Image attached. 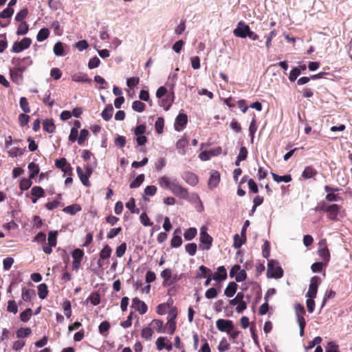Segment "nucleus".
Returning a JSON list of instances; mask_svg holds the SVG:
<instances>
[{"label": "nucleus", "mask_w": 352, "mask_h": 352, "mask_svg": "<svg viewBox=\"0 0 352 352\" xmlns=\"http://www.w3.org/2000/svg\"><path fill=\"white\" fill-rule=\"evenodd\" d=\"M144 175L140 174L139 175L131 184H130V188H138L144 182Z\"/></svg>", "instance_id": "ea45409f"}, {"label": "nucleus", "mask_w": 352, "mask_h": 352, "mask_svg": "<svg viewBox=\"0 0 352 352\" xmlns=\"http://www.w3.org/2000/svg\"><path fill=\"white\" fill-rule=\"evenodd\" d=\"M43 128L44 131L52 133L54 132L56 126L52 119H45L43 122Z\"/></svg>", "instance_id": "4be33fe9"}, {"label": "nucleus", "mask_w": 352, "mask_h": 352, "mask_svg": "<svg viewBox=\"0 0 352 352\" xmlns=\"http://www.w3.org/2000/svg\"><path fill=\"white\" fill-rule=\"evenodd\" d=\"M199 239L201 242L199 248L203 250H208L210 249L213 239L212 236L208 234L206 227L201 228Z\"/></svg>", "instance_id": "20e7f679"}, {"label": "nucleus", "mask_w": 352, "mask_h": 352, "mask_svg": "<svg viewBox=\"0 0 352 352\" xmlns=\"http://www.w3.org/2000/svg\"><path fill=\"white\" fill-rule=\"evenodd\" d=\"M67 164V160L65 158L63 157L60 160H56L55 162V165L58 168H61L63 171L65 173H67L68 171H71V166H68L67 167H65Z\"/></svg>", "instance_id": "a878e982"}, {"label": "nucleus", "mask_w": 352, "mask_h": 352, "mask_svg": "<svg viewBox=\"0 0 352 352\" xmlns=\"http://www.w3.org/2000/svg\"><path fill=\"white\" fill-rule=\"evenodd\" d=\"M237 287L236 283L230 282L224 291V294L228 298L232 297L237 290Z\"/></svg>", "instance_id": "412c9836"}, {"label": "nucleus", "mask_w": 352, "mask_h": 352, "mask_svg": "<svg viewBox=\"0 0 352 352\" xmlns=\"http://www.w3.org/2000/svg\"><path fill=\"white\" fill-rule=\"evenodd\" d=\"M246 240V237L244 236H240L238 234H234V243L233 247L235 249L240 248L243 244L245 243Z\"/></svg>", "instance_id": "c85d7f7f"}, {"label": "nucleus", "mask_w": 352, "mask_h": 352, "mask_svg": "<svg viewBox=\"0 0 352 352\" xmlns=\"http://www.w3.org/2000/svg\"><path fill=\"white\" fill-rule=\"evenodd\" d=\"M319 245L320 246L318 250V255L321 257V258L325 261L326 263L329 262L330 259V253L329 251L326 246V241L322 240L320 241Z\"/></svg>", "instance_id": "9d476101"}, {"label": "nucleus", "mask_w": 352, "mask_h": 352, "mask_svg": "<svg viewBox=\"0 0 352 352\" xmlns=\"http://www.w3.org/2000/svg\"><path fill=\"white\" fill-rule=\"evenodd\" d=\"M76 172H77V174H78L81 182L82 183V184L87 187L90 186L91 183L89 180L90 177L89 175L85 174L83 173L82 169L80 166H78L76 168Z\"/></svg>", "instance_id": "aec40b11"}, {"label": "nucleus", "mask_w": 352, "mask_h": 352, "mask_svg": "<svg viewBox=\"0 0 352 352\" xmlns=\"http://www.w3.org/2000/svg\"><path fill=\"white\" fill-rule=\"evenodd\" d=\"M109 322L107 321H103L100 324L98 327V330L100 334L105 336L107 333L108 331L109 330Z\"/></svg>", "instance_id": "a18cd8bd"}, {"label": "nucleus", "mask_w": 352, "mask_h": 352, "mask_svg": "<svg viewBox=\"0 0 352 352\" xmlns=\"http://www.w3.org/2000/svg\"><path fill=\"white\" fill-rule=\"evenodd\" d=\"M28 30H29V26L27 24V23L26 22H21V23L19 24V25L18 27V29L16 31V34L17 35H25L28 33Z\"/></svg>", "instance_id": "c03bdc74"}, {"label": "nucleus", "mask_w": 352, "mask_h": 352, "mask_svg": "<svg viewBox=\"0 0 352 352\" xmlns=\"http://www.w3.org/2000/svg\"><path fill=\"white\" fill-rule=\"evenodd\" d=\"M212 279L220 282L225 280L227 278V272L224 266H219L217 268V272L212 274Z\"/></svg>", "instance_id": "2eb2a0df"}, {"label": "nucleus", "mask_w": 352, "mask_h": 352, "mask_svg": "<svg viewBox=\"0 0 352 352\" xmlns=\"http://www.w3.org/2000/svg\"><path fill=\"white\" fill-rule=\"evenodd\" d=\"M19 103H20L21 108L25 113H29L30 111L29 104H28V100L26 98L21 97L20 98Z\"/></svg>", "instance_id": "bf43d9fd"}, {"label": "nucleus", "mask_w": 352, "mask_h": 352, "mask_svg": "<svg viewBox=\"0 0 352 352\" xmlns=\"http://www.w3.org/2000/svg\"><path fill=\"white\" fill-rule=\"evenodd\" d=\"M340 208L341 207L338 204L328 205L323 201L320 202L315 209L318 212H327L329 219L336 220L340 211Z\"/></svg>", "instance_id": "f03ea898"}, {"label": "nucleus", "mask_w": 352, "mask_h": 352, "mask_svg": "<svg viewBox=\"0 0 352 352\" xmlns=\"http://www.w3.org/2000/svg\"><path fill=\"white\" fill-rule=\"evenodd\" d=\"M48 294L47 286L45 283H41L38 286V295L40 298L45 299Z\"/></svg>", "instance_id": "c756f323"}, {"label": "nucleus", "mask_w": 352, "mask_h": 352, "mask_svg": "<svg viewBox=\"0 0 352 352\" xmlns=\"http://www.w3.org/2000/svg\"><path fill=\"white\" fill-rule=\"evenodd\" d=\"M7 310L8 311L12 312L14 314L17 313L18 307L14 300H10L8 301Z\"/></svg>", "instance_id": "338daca9"}, {"label": "nucleus", "mask_w": 352, "mask_h": 352, "mask_svg": "<svg viewBox=\"0 0 352 352\" xmlns=\"http://www.w3.org/2000/svg\"><path fill=\"white\" fill-rule=\"evenodd\" d=\"M132 308L138 311L140 314H144L147 311V305L146 303L138 298H134L132 300Z\"/></svg>", "instance_id": "9b49d317"}, {"label": "nucleus", "mask_w": 352, "mask_h": 352, "mask_svg": "<svg viewBox=\"0 0 352 352\" xmlns=\"http://www.w3.org/2000/svg\"><path fill=\"white\" fill-rule=\"evenodd\" d=\"M230 348V344L228 342L226 338H223L219 346H218V350L220 351V352H224V351H226L229 349Z\"/></svg>", "instance_id": "0e129e2a"}, {"label": "nucleus", "mask_w": 352, "mask_h": 352, "mask_svg": "<svg viewBox=\"0 0 352 352\" xmlns=\"http://www.w3.org/2000/svg\"><path fill=\"white\" fill-rule=\"evenodd\" d=\"M88 300H89L95 306L99 305L100 302V295L96 292L92 293L88 298Z\"/></svg>", "instance_id": "774afa93"}, {"label": "nucleus", "mask_w": 352, "mask_h": 352, "mask_svg": "<svg viewBox=\"0 0 352 352\" xmlns=\"http://www.w3.org/2000/svg\"><path fill=\"white\" fill-rule=\"evenodd\" d=\"M182 237L179 235L173 236V237L172 238L171 241H170L171 247L177 248L180 247L182 245Z\"/></svg>", "instance_id": "6e6d98bb"}, {"label": "nucleus", "mask_w": 352, "mask_h": 352, "mask_svg": "<svg viewBox=\"0 0 352 352\" xmlns=\"http://www.w3.org/2000/svg\"><path fill=\"white\" fill-rule=\"evenodd\" d=\"M199 272L196 275L197 278L212 277V272L209 268L204 265H201L199 267Z\"/></svg>", "instance_id": "6ab92c4d"}, {"label": "nucleus", "mask_w": 352, "mask_h": 352, "mask_svg": "<svg viewBox=\"0 0 352 352\" xmlns=\"http://www.w3.org/2000/svg\"><path fill=\"white\" fill-rule=\"evenodd\" d=\"M153 332L151 328L146 327L142 330L141 336L143 338L146 340H150L153 336Z\"/></svg>", "instance_id": "e2e57ef3"}, {"label": "nucleus", "mask_w": 352, "mask_h": 352, "mask_svg": "<svg viewBox=\"0 0 352 352\" xmlns=\"http://www.w3.org/2000/svg\"><path fill=\"white\" fill-rule=\"evenodd\" d=\"M164 118L162 117L157 118V120L155 123V127L157 133H162L163 131V127H164Z\"/></svg>", "instance_id": "4d7b16f0"}, {"label": "nucleus", "mask_w": 352, "mask_h": 352, "mask_svg": "<svg viewBox=\"0 0 352 352\" xmlns=\"http://www.w3.org/2000/svg\"><path fill=\"white\" fill-rule=\"evenodd\" d=\"M32 309L30 308L26 309L25 311L21 313L20 319L23 322H28L32 316Z\"/></svg>", "instance_id": "5fc2aeb1"}, {"label": "nucleus", "mask_w": 352, "mask_h": 352, "mask_svg": "<svg viewBox=\"0 0 352 352\" xmlns=\"http://www.w3.org/2000/svg\"><path fill=\"white\" fill-rule=\"evenodd\" d=\"M283 276V270L278 261L270 260L267 264V277L268 278H280Z\"/></svg>", "instance_id": "7ed1b4c3"}, {"label": "nucleus", "mask_w": 352, "mask_h": 352, "mask_svg": "<svg viewBox=\"0 0 352 352\" xmlns=\"http://www.w3.org/2000/svg\"><path fill=\"white\" fill-rule=\"evenodd\" d=\"M188 142L186 139L182 138L179 139L176 143V147L178 151V153L182 155H186V148L188 146Z\"/></svg>", "instance_id": "a211bd4d"}, {"label": "nucleus", "mask_w": 352, "mask_h": 352, "mask_svg": "<svg viewBox=\"0 0 352 352\" xmlns=\"http://www.w3.org/2000/svg\"><path fill=\"white\" fill-rule=\"evenodd\" d=\"M23 151H24L23 149H21L19 147H14V148H11L8 153L11 157H17V156L23 155Z\"/></svg>", "instance_id": "69168bd1"}, {"label": "nucleus", "mask_w": 352, "mask_h": 352, "mask_svg": "<svg viewBox=\"0 0 352 352\" xmlns=\"http://www.w3.org/2000/svg\"><path fill=\"white\" fill-rule=\"evenodd\" d=\"M164 327L166 328V332L170 335H173L176 329L175 321L173 319H168Z\"/></svg>", "instance_id": "e433bc0d"}, {"label": "nucleus", "mask_w": 352, "mask_h": 352, "mask_svg": "<svg viewBox=\"0 0 352 352\" xmlns=\"http://www.w3.org/2000/svg\"><path fill=\"white\" fill-rule=\"evenodd\" d=\"M244 298L243 292H239L234 298L229 300V303L230 305L235 306L237 304L241 302Z\"/></svg>", "instance_id": "09e8293b"}, {"label": "nucleus", "mask_w": 352, "mask_h": 352, "mask_svg": "<svg viewBox=\"0 0 352 352\" xmlns=\"http://www.w3.org/2000/svg\"><path fill=\"white\" fill-rule=\"evenodd\" d=\"M197 249V246L195 243H188L185 246V250L190 256H194L196 254Z\"/></svg>", "instance_id": "603ef678"}, {"label": "nucleus", "mask_w": 352, "mask_h": 352, "mask_svg": "<svg viewBox=\"0 0 352 352\" xmlns=\"http://www.w3.org/2000/svg\"><path fill=\"white\" fill-rule=\"evenodd\" d=\"M174 98V92L172 91L170 94L166 96L165 98H160L159 104L162 107L165 111H168L173 102Z\"/></svg>", "instance_id": "ddd939ff"}, {"label": "nucleus", "mask_w": 352, "mask_h": 352, "mask_svg": "<svg viewBox=\"0 0 352 352\" xmlns=\"http://www.w3.org/2000/svg\"><path fill=\"white\" fill-rule=\"evenodd\" d=\"M167 342H168V338L164 336L159 337L155 342L157 349L158 351H162L164 349L165 345L166 344Z\"/></svg>", "instance_id": "7c9ffc66"}, {"label": "nucleus", "mask_w": 352, "mask_h": 352, "mask_svg": "<svg viewBox=\"0 0 352 352\" xmlns=\"http://www.w3.org/2000/svg\"><path fill=\"white\" fill-rule=\"evenodd\" d=\"M32 43L30 38H23L21 41H15L12 47V52L14 53H20L24 50L28 49Z\"/></svg>", "instance_id": "423d86ee"}, {"label": "nucleus", "mask_w": 352, "mask_h": 352, "mask_svg": "<svg viewBox=\"0 0 352 352\" xmlns=\"http://www.w3.org/2000/svg\"><path fill=\"white\" fill-rule=\"evenodd\" d=\"M113 107L111 104H108L102 112V117L105 121L109 120L113 115Z\"/></svg>", "instance_id": "393cba45"}, {"label": "nucleus", "mask_w": 352, "mask_h": 352, "mask_svg": "<svg viewBox=\"0 0 352 352\" xmlns=\"http://www.w3.org/2000/svg\"><path fill=\"white\" fill-rule=\"evenodd\" d=\"M81 210V207L78 204H73L71 206H66L64 208L63 211L66 213L70 214L72 215L75 214L77 212Z\"/></svg>", "instance_id": "473e14b6"}, {"label": "nucleus", "mask_w": 352, "mask_h": 352, "mask_svg": "<svg viewBox=\"0 0 352 352\" xmlns=\"http://www.w3.org/2000/svg\"><path fill=\"white\" fill-rule=\"evenodd\" d=\"M230 276L232 278L234 276L236 282H241L245 280L247 274L244 270L241 269L240 265H235L231 268Z\"/></svg>", "instance_id": "6e6552de"}, {"label": "nucleus", "mask_w": 352, "mask_h": 352, "mask_svg": "<svg viewBox=\"0 0 352 352\" xmlns=\"http://www.w3.org/2000/svg\"><path fill=\"white\" fill-rule=\"evenodd\" d=\"M220 182V173L217 170H212L210 172V177L208 181L210 188H215Z\"/></svg>", "instance_id": "f3484780"}, {"label": "nucleus", "mask_w": 352, "mask_h": 352, "mask_svg": "<svg viewBox=\"0 0 352 352\" xmlns=\"http://www.w3.org/2000/svg\"><path fill=\"white\" fill-rule=\"evenodd\" d=\"M14 14V9L12 8L7 7L0 13V18L9 19L11 18Z\"/></svg>", "instance_id": "3c124183"}, {"label": "nucleus", "mask_w": 352, "mask_h": 352, "mask_svg": "<svg viewBox=\"0 0 352 352\" xmlns=\"http://www.w3.org/2000/svg\"><path fill=\"white\" fill-rule=\"evenodd\" d=\"M33 293H34L33 290L23 287L22 289V295H21L23 300L25 302H30L31 300L32 294H33Z\"/></svg>", "instance_id": "8fccbe9b"}, {"label": "nucleus", "mask_w": 352, "mask_h": 352, "mask_svg": "<svg viewBox=\"0 0 352 352\" xmlns=\"http://www.w3.org/2000/svg\"><path fill=\"white\" fill-rule=\"evenodd\" d=\"M250 30L249 25L241 21L237 23L236 28L234 29L233 34L236 37L244 38L248 36Z\"/></svg>", "instance_id": "39448f33"}, {"label": "nucleus", "mask_w": 352, "mask_h": 352, "mask_svg": "<svg viewBox=\"0 0 352 352\" xmlns=\"http://www.w3.org/2000/svg\"><path fill=\"white\" fill-rule=\"evenodd\" d=\"M10 76L13 82L19 85L23 80V76L16 70L10 69Z\"/></svg>", "instance_id": "4c0bfd02"}, {"label": "nucleus", "mask_w": 352, "mask_h": 352, "mask_svg": "<svg viewBox=\"0 0 352 352\" xmlns=\"http://www.w3.org/2000/svg\"><path fill=\"white\" fill-rule=\"evenodd\" d=\"M28 10L27 8H25L21 10L15 16V20L18 22H23V19L28 16Z\"/></svg>", "instance_id": "49530a36"}, {"label": "nucleus", "mask_w": 352, "mask_h": 352, "mask_svg": "<svg viewBox=\"0 0 352 352\" xmlns=\"http://www.w3.org/2000/svg\"><path fill=\"white\" fill-rule=\"evenodd\" d=\"M32 333L30 328H20L16 331V337L18 338H23L29 336Z\"/></svg>", "instance_id": "58836bf2"}, {"label": "nucleus", "mask_w": 352, "mask_h": 352, "mask_svg": "<svg viewBox=\"0 0 352 352\" xmlns=\"http://www.w3.org/2000/svg\"><path fill=\"white\" fill-rule=\"evenodd\" d=\"M28 169L30 171V178L33 179L39 172L38 165L34 162H31L28 165Z\"/></svg>", "instance_id": "2f4dec72"}, {"label": "nucleus", "mask_w": 352, "mask_h": 352, "mask_svg": "<svg viewBox=\"0 0 352 352\" xmlns=\"http://www.w3.org/2000/svg\"><path fill=\"white\" fill-rule=\"evenodd\" d=\"M317 174V171L311 166H307L304 169L302 177L305 179H310L314 177Z\"/></svg>", "instance_id": "bb28decb"}, {"label": "nucleus", "mask_w": 352, "mask_h": 352, "mask_svg": "<svg viewBox=\"0 0 352 352\" xmlns=\"http://www.w3.org/2000/svg\"><path fill=\"white\" fill-rule=\"evenodd\" d=\"M216 326L219 331L221 332L230 333L234 330V324L232 320L219 319L216 322Z\"/></svg>", "instance_id": "1a4fd4ad"}, {"label": "nucleus", "mask_w": 352, "mask_h": 352, "mask_svg": "<svg viewBox=\"0 0 352 352\" xmlns=\"http://www.w3.org/2000/svg\"><path fill=\"white\" fill-rule=\"evenodd\" d=\"M58 235V231H50L48 233V243L52 246L56 245V239Z\"/></svg>", "instance_id": "de8ad7c7"}, {"label": "nucleus", "mask_w": 352, "mask_h": 352, "mask_svg": "<svg viewBox=\"0 0 352 352\" xmlns=\"http://www.w3.org/2000/svg\"><path fill=\"white\" fill-rule=\"evenodd\" d=\"M320 282V278L317 276H313L311 278L310 284L309 286L308 292L306 294V296L309 298H315L318 292V285Z\"/></svg>", "instance_id": "0eeeda50"}, {"label": "nucleus", "mask_w": 352, "mask_h": 352, "mask_svg": "<svg viewBox=\"0 0 352 352\" xmlns=\"http://www.w3.org/2000/svg\"><path fill=\"white\" fill-rule=\"evenodd\" d=\"M132 109L138 112H142L145 109V104L139 100H135L132 104Z\"/></svg>", "instance_id": "864d4df0"}, {"label": "nucleus", "mask_w": 352, "mask_h": 352, "mask_svg": "<svg viewBox=\"0 0 352 352\" xmlns=\"http://www.w3.org/2000/svg\"><path fill=\"white\" fill-rule=\"evenodd\" d=\"M89 135V131L87 129H82L80 132V135L78 138V144L79 145H82L84 144L85 140L87 138Z\"/></svg>", "instance_id": "052dcab7"}, {"label": "nucleus", "mask_w": 352, "mask_h": 352, "mask_svg": "<svg viewBox=\"0 0 352 352\" xmlns=\"http://www.w3.org/2000/svg\"><path fill=\"white\" fill-rule=\"evenodd\" d=\"M50 35V30L47 28L41 29L36 36V39L39 42L45 41Z\"/></svg>", "instance_id": "72a5a7b5"}, {"label": "nucleus", "mask_w": 352, "mask_h": 352, "mask_svg": "<svg viewBox=\"0 0 352 352\" xmlns=\"http://www.w3.org/2000/svg\"><path fill=\"white\" fill-rule=\"evenodd\" d=\"M72 80L77 82H91V80L89 78L87 74L82 72H77L74 74L72 76Z\"/></svg>", "instance_id": "dca6fc26"}, {"label": "nucleus", "mask_w": 352, "mask_h": 352, "mask_svg": "<svg viewBox=\"0 0 352 352\" xmlns=\"http://www.w3.org/2000/svg\"><path fill=\"white\" fill-rule=\"evenodd\" d=\"M197 232V229L195 228H190L184 232V239L187 241H191L196 236Z\"/></svg>", "instance_id": "f704fd0d"}, {"label": "nucleus", "mask_w": 352, "mask_h": 352, "mask_svg": "<svg viewBox=\"0 0 352 352\" xmlns=\"http://www.w3.org/2000/svg\"><path fill=\"white\" fill-rule=\"evenodd\" d=\"M151 325L160 333L166 332V328L164 326L163 321L161 320L154 319L151 322Z\"/></svg>", "instance_id": "5701e85b"}, {"label": "nucleus", "mask_w": 352, "mask_h": 352, "mask_svg": "<svg viewBox=\"0 0 352 352\" xmlns=\"http://www.w3.org/2000/svg\"><path fill=\"white\" fill-rule=\"evenodd\" d=\"M171 276L172 271L169 268H166L161 272V276L164 280L163 285L169 286V282L170 280Z\"/></svg>", "instance_id": "b1692460"}, {"label": "nucleus", "mask_w": 352, "mask_h": 352, "mask_svg": "<svg viewBox=\"0 0 352 352\" xmlns=\"http://www.w3.org/2000/svg\"><path fill=\"white\" fill-rule=\"evenodd\" d=\"M53 51L56 56H64V47L63 43L60 41L57 42L54 45Z\"/></svg>", "instance_id": "79ce46f5"}, {"label": "nucleus", "mask_w": 352, "mask_h": 352, "mask_svg": "<svg viewBox=\"0 0 352 352\" xmlns=\"http://www.w3.org/2000/svg\"><path fill=\"white\" fill-rule=\"evenodd\" d=\"M182 178L189 185L195 186L198 183L197 176L190 171L184 172L182 175Z\"/></svg>", "instance_id": "f8f14e48"}, {"label": "nucleus", "mask_w": 352, "mask_h": 352, "mask_svg": "<svg viewBox=\"0 0 352 352\" xmlns=\"http://www.w3.org/2000/svg\"><path fill=\"white\" fill-rule=\"evenodd\" d=\"M300 74V69L298 67H294L290 72L289 79L291 82H294L298 76Z\"/></svg>", "instance_id": "680f3d73"}, {"label": "nucleus", "mask_w": 352, "mask_h": 352, "mask_svg": "<svg viewBox=\"0 0 352 352\" xmlns=\"http://www.w3.org/2000/svg\"><path fill=\"white\" fill-rule=\"evenodd\" d=\"M188 122V116L185 113H179L175 122V129L176 131H181L184 126L187 124Z\"/></svg>", "instance_id": "4468645a"}, {"label": "nucleus", "mask_w": 352, "mask_h": 352, "mask_svg": "<svg viewBox=\"0 0 352 352\" xmlns=\"http://www.w3.org/2000/svg\"><path fill=\"white\" fill-rule=\"evenodd\" d=\"M111 248L108 245H105L100 252V258L103 260L109 258L111 255Z\"/></svg>", "instance_id": "c9c22d12"}, {"label": "nucleus", "mask_w": 352, "mask_h": 352, "mask_svg": "<svg viewBox=\"0 0 352 352\" xmlns=\"http://www.w3.org/2000/svg\"><path fill=\"white\" fill-rule=\"evenodd\" d=\"M272 176L273 177V179L278 183L282 182H285V183H287V182H289L292 181V177L289 175L280 176L274 173H272Z\"/></svg>", "instance_id": "cd10ccee"}, {"label": "nucleus", "mask_w": 352, "mask_h": 352, "mask_svg": "<svg viewBox=\"0 0 352 352\" xmlns=\"http://www.w3.org/2000/svg\"><path fill=\"white\" fill-rule=\"evenodd\" d=\"M262 254L264 258H267L270 255V243L268 241H265L262 248Z\"/></svg>", "instance_id": "13d9d810"}, {"label": "nucleus", "mask_w": 352, "mask_h": 352, "mask_svg": "<svg viewBox=\"0 0 352 352\" xmlns=\"http://www.w3.org/2000/svg\"><path fill=\"white\" fill-rule=\"evenodd\" d=\"M159 184L161 187L170 190L176 196L186 199L189 198L188 190L180 185L176 178L163 176L160 178Z\"/></svg>", "instance_id": "f257e3e1"}, {"label": "nucleus", "mask_w": 352, "mask_h": 352, "mask_svg": "<svg viewBox=\"0 0 352 352\" xmlns=\"http://www.w3.org/2000/svg\"><path fill=\"white\" fill-rule=\"evenodd\" d=\"M31 194L33 197L41 198L44 196L45 192L41 186H34L31 189Z\"/></svg>", "instance_id": "37998d69"}, {"label": "nucleus", "mask_w": 352, "mask_h": 352, "mask_svg": "<svg viewBox=\"0 0 352 352\" xmlns=\"http://www.w3.org/2000/svg\"><path fill=\"white\" fill-rule=\"evenodd\" d=\"M295 313L297 320H300V318L303 319L305 314L304 307L300 304H296L295 305Z\"/></svg>", "instance_id": "a19ab883"}]
</instances>
